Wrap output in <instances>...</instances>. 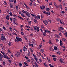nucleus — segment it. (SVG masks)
Masks as SVG:
<instances>
[{"label": "nucleus", "mask_w": 67, "mask_h": 67, "mask_svg": "<svg viewBox=\"0 0 67 67\" xmlns=\"http://www.w3.org/2000/svg\"><path fill=\"white\" fill-rule=\"evenodd\" d=\"M16 38L17 39H15V41L16 43H19L20 41L21 42L22 41V38L19 37H16Z\"/></svg>", "instance_id": "1"}, {"label": "nucleus", "mask_w": 67, "mask_h": 67, "mask_svg": "<svg viewBox=\"0 0 67 67\" xmlns=\"http://www.w3.org/2000/svg\"><path fill=\"white\" fill-rule=\"evenodd\" d=\"M1 40L3 41H4V40H7V38H6L5 37L4 35L3 34H2L1 35Z\"/></svg>", "instance_id": "2"}, {"label": "nucleus", "mask_w": 67, "mask_h": 67, "mask_svg": "<svg viewBox=\"0 0 67 67\" xmlns=\"http://www.w3.org/2000/svg\"><path fill=\"white\" fill-rule=\"evenodd\" d=\"M35 31H37V32H39L40 30V28L37 26H35L34 27Z\"/></svg>", "instance_id": "3"}, {"label": "nucleus", "mask_w": 67, "mask_h": 67, "mask_svg": "<svg viewBox=\"0 0 67 67\" xmlns=\"http://www.w3.org/2000/svg\"><path fill=\"white\" fill-rule=\"evenodd\" d=\"M25 13L26 15H27L28 17H30V14L28 12L26 11V12Z\"/></svg>", "instance_id": "4"}, {"label": "nucleus", "mask_w": 67, "mask_h": 67, "mask_svg": "<svg viewBox=\"0 0 67 67\" xmlns=\"http://www.w3.org/2000/svg\"><path fill=\"white\" fill-rule=\"evenodd\" d=\"M3 57L4 58H5L6 59H10V58L7 55H3Z\"/></svg>", "instance_id": "5"}, {"label": "nucleus", "mask_w": 67, "mask_h": 67, "mask_svg": "<svg viewBox=\"0 0 67 67\" xmlns=\"http://www.w3.org/2000/svg\"><path fill=\"white\" fill-rule=\"evenodd\" d=\"M58 9H62L63 6L62 4H60L57 7Z\"/></svg>", "instance_id": "6"}, {"label": "nucleus", "mask_w": 67, "mask_h": 67, "mask_svg": "<svg viewBox=\"0 0 67 67\" xmlns=\"http://www.w3.org/2000/svg\"><path fill=\"white\" fill-rule=\"evenodd\" d=\"M43 23L45 24V25H47V24H48V22L47 20H44L43 21Z\"/></svg>", "instance_id": "7"}, {"label": "nucleus", "mask_w": 67, "mask_h": 67, "mask_svg": "<svg viewBox=\"0 0 67 67\" xmlns=\"http://www.w3.org/2000/svg\"><path fill=\"white\" fill-rule=\"evenodd\" d=\"M3 58V55L1 54V53L0 54V60H2V58Z\"/></svg>", "instance_id": "8"}, {"label": "nucleus", "mask_w": 67, "mask_h": 67, "mask_svg": "<svg viewBox=\"0 0 67 67\" xmlns=\"http://www.w3.org/2000/svg\"><path fill=\"white\" fill-rule=\"evenodd\" d=\"M24 5H25V7L27 9H28V10H29V9H30V8L29 7H28L27 6V5H26V4H25V3H24Z\"/></svg>", "instance_id": "9"}, {"label": "nucleus", "mask_w": 67, "mask_h": 67, "mask_svg": "<svg viewBox=\"0 0 67 67\" xmlns=\"http://www.w3.org/2000/svg\"><path fill=\"white\" fill-rule=\"evenodd\" d=\"M60 45L61 46H63V42H62V41H61V40H60Z\"/></svg>", "instance_id": "10"}, {"label": "nucleus", "mask_w": 67, "mask_h": 67, "mask_svg": "<svg viewBox=\"0 0 67 67\" xmlns=\"http://www.w3.org/2000/svg\"><path fill=\"white\" fill-rule=\"evenodd\" d=\"M42 46V43H41L39 45L40 47H38V49H40L42 48L41 47Z\"/></svg>", "instance_id": "11"}, {"label": "nucleus", "mask_w": 67, "mask_h": 67, "mask_svg": "<svg viewBox=\"0 0 67 67\" xmlns=\"http://www.w3.org/2000/svg\"><path fill=\"white\" fill-rule=\"evenodd\" d=\"M15 56L16 57H20V55L19 54H16Z\"/></svg>", "instance_id": "12"}, {"label": "nucleus", "mask_w": 67, "mask_h": 67, "mask_svg": "<svg viewBox=\"0 0 67 67\" xmlns=\"http://www.w3.org/2000/svg\"><path fill=\"white\" fill-rule=\"evenodd\" d=\"M10 5L11 8H12V9H13V4L11 3H10Z\"/></svg>", "instance_id": "13"}, {"label": "nucleus", "mask_w": 67, "mask_h": 67, "mask_svg": "<svg viewBox=\"0 0 67 67\" xmlns=\"http://www.w3.org/2000/svg\"><path fill=\"white\" fill-rule=\"evenodd\" d=\"M44 51V49H41V53H43Z\"/></svg>", "instance_id": "14"}, {"label": "nucleus", "mask_w": 67, "mask_h": 67, "mask_svg": "<svg viewBox=\"0 0 67 67\" xmlns=\"http://www.w3.org/2000/svg\"><path fill=\"white\" fill-rule=\"evenodd\" d=\"M5 23L6 25H9V22H8V21H6L5 22Z\"/></svg>", "instance_id": "15"}, {"label": "nucleus", "mask_w": 67, "mask_h": 67, "mask_svg": "<svg viewBox=\"0 0 67 67\" xmlns=\"http://www.w3.org/2000/svg\"><path fill=\"white\" fill-rule=\"evenodd\" d=\"M17 17L19 18V19H21L22 20H24V19H23V18H22V17H21L19 16H17Z\"/></svg>", "instance_id": "16"}, {"label": "nucleus", "mask_w": 67, "mask_h": 67, "mask_svg": "<svg viewBox=\"0 0 67 67\" xmlns=\"http://www.w3.org/2000/svg\"><path fill=\"white\" fill-rule=\"evenodd\" d=\"M54 49L55 51H57L58 49L57 47L56 46L54 47Z\"/></svg>", "instance_id": "17"}, {"label": "nucleus", "mask_w": 67, "mask_h": 67, "mask_svg": "<svg viewBox=\"0 0 67 67\" xmlns=\"http://www.w3.org/2000/svg\"><path fill=\"white\" fill-rule=\"evenodd\" d=\"M62 40V41H64V42H66V41H67L66 39L65 38H63Z\"/></svg>", "instance_id": "18"}, {"label": "nucleus", "mask_w": 67, "mask_h": 67, "mask_svg": "<svg viewBox=\"0 0 67 67\" xmlns=\"http://www.w3.org/2000/svg\"><path fill=\"white\" fill-rule=\"evenodd\" d=\"M60 23H61V24H63V25H65V23H63L62 22V21H61V20H60Z\"/></svg>", "instance_id": "19"}, {"label": "nucleus", "mask_w": 67, "mask_h": 67, "mask_svg": "<svg viewBox=\"0 0 67 67\" xmlns=\"http://www.w3.org/2000/svg\"><path fill=\"white\" fill-rule=\"evenodd\" d=\"M1 46L2 47V49L4 48V46H3V44H1Z\"/></svg>", "instance_id": "20"}, {"label": "nucleus", "mask_w": 67, "mask_h": 67, "mask_svg": "<svg viewBox=\"0 0 67 67\" xmlns=\"http://www.w3.org/2000/svg\"><path fill=\"white\" fill-rule=\"evenodd\" d=\"M42 12L44 13V14H47V12L46 11L44 10L42 11Z\"/></svg>", "instance_id": "21"}, {"label": "nucleus", "mask_w": 67, "mask_h": 67, "mask_svg": "<svg viewBox=\"0 0 67 67\" xmlns=\"http://www.w3.org/2000/svg\"><path fill=\"white\" fill-rule=\"evenodd\" d=\"M19 7H18V6H16V11H18L19 10Z\"/></svg>", "instance_id": "22"}, {"label": "nucleus", "mask_w": 67, "mask_h": 67, "mask_svg": "<svg viewBox=\"0 0 67 67\" xmlns=\"http://www.w3.org/2000/svg\"><path fill=\"white\" fill-rule=\"evenodd\" d=\"M24 64L26 66H28V65H27V64L26 62H24Z\"/></svg>", "instance_id": "23"}, {"label": "nucleus", "mask_w": 67, "mask_h": 67, "mask_svg": "<svg viewBox=\"0 0 67 67\" xmlns=\"http://www.w3.org/2000/svg\"><path fill=\"white\" fill-rule=\"evenodd\" d=\"M55 36L57 38H58L59 37V36L56 34H55Z\"/></svg>", "instance_id": "24"}, {"label": "nucleus", "mask_w": 67, "mask_h": 67, "mask_svg": "<svg viewBox=\"0 0 67 67\" xmlns=\"http://www.w3.org/2000/svg\"><path fill=\"white\" fill-rule=\"evenodd\" d=\"M47 59L48 61V62H51V59H49V58H47Z\"/></svg>", "instance_id": "25"}, {"label": "nucleus", "mask_w": 67, "mask_h": 67, "mask_svg": "<svg viewBox=\"0 0 67 67\" xmlns=\"http://www.w3.org/2000/svg\"><path fill=\"white\" fill-rule=\"evenodd\" d=\"M56 20L57 21H58V22H59L60 21V19L59 18H57Z\"/></svg>", "instance_id": "26"}, {"label": "nucleus", "mask_w": 67, "mask_h": 67, "mask_svg": "<svg viewBox=\"0 0 67 67\" xmlns=\"http://www.w3.org/2000/svg\"><path fill=\"white\" fill-rule=\"evenodd\" d=\"M49 49L50 51L51 52H52V50L53 49L52 48V47H50L49 48Z\"/></svg>", "instance_id": "27"}, {"label": "nucleus", "mask_w": 67, "mask_h": 67, "mask_svg": "<svg viewBox=\"0 0 67 67\" xmlns=\"http://www.w3.org/2000/svg\"><path fill=\"white\" fill-rule=\"evenodd\" d=\"M60 30H64V28H63L62 26H61L60 27Z\"/></svg>", "instance_id": "28"}, {"label": "nucleus", "mask_w": 67, "mask_h": 67, "mask_svg": "<svg viewBox=\"0 0 67 67\" xmlns=\"http://www.w3.org/2000/svg\"><path fill=\"white\" fill-rule=\"evenodd\" d=\"M43 35L44 36H46V32H44Z\"/></svg>", "instance_id": "29"}, {"label": "nucleus", "mask_w": 67, "mask_h": 67, "mask_svg": "<svg viewBox=\"0 0 67 67\" xmlns=\"http://www.w3.org/2000/svg\"><path fill=\"white\" fill-rule=\"evenodd\" d=\"M34 64H35V65L36 66V67H38V65L37 64V63L35 62Z\"/></svg>", "instance_id": "30"}, {"label": "nucleus", "mask_w": 67, "mask_h": 67, "mask_svg": "<svg viewBox=\"0 0 67 67\" xmlns=\"http://www.w3.org/2000/svg\"><path fill=\"white\" fill-rule=\"evenodd\" d=\"M6 18L8 20H9V16H8L6 17Z\"/></svg>", "instance_id": "31"}, {"label": "nucleus", "mask_w": 67, "mask_h": 67, "mask_svg": "<svg viewBox=\"0 0 67 67\" xmlns=\"http://www.w3.org/2000/svg\"><path fill=\"white\" fill-rule=\"evenodd\" d=\"M8 45L9 46H11V42L10 41L8 43Z\"/></svg>", "instance_id": "32"}, {"label": "nucleus", "mask_w": 67, "mask_h": 67, "mask_svg": "<svg viewBox=\"0 0 67 67\" xmlns=\"http://www.w3.org/2000/svg\"><path fill=\"white\" fill-rule=\"evenodd\" d=\"M13 35H16V36H18V35H17V34H16L15 33H14V32H13Z\"/></svg>", "instance_id": "33"}, {"label": "nucleus", "mask_w": 67, "mask_h": 67, "mask_svg": "<svg viewBox=\"0 0 67 67\" xmlns=\"http://www.w3.org/2000/svg\"><path fill=\"white\" fill-rule=\"evenodd\" d=\"M25 27L28 29H30V27L29 26L26 25Z\"/></svg>", "instance_id": "34"}, {"label": "nucleus", "mask_w": 67, "mask_h": 67, "mask_svg": "<svg viewBox=\"0 0 67 67\" xmlns=\"http://www.w3.org/2000/svg\"><path fill=\"white\" fill-rule=\"evenodd\" d=\"M57 53L58 55H59L60 54V51L58 52Z\"/></svg>", "instance_id": "35"}, {"label": "nucleus", "mask_w": 67, "mask_h": 67, "mask_svg": "<svg viewBox=\"0 0 67 67\" xmlns=\"http://www.w3.org/2000/svg\"><path fill=\"white\" fill-rule=\"evenodd\" d=\"M19 66H20V67H22V63H19Z\"/></svg>", "instance_id": "36"}, {"label": "nucleus", "mask_w": 67, "mask_h": 67, "mask_svg": "<svg viewBox=\"0 0 67 67\" xmlns=\"http://www.w3.org/2000/svg\"><path fill=\"white\" fill-rule=\"evenodd\" d=\"M43 64H44V66H45V67H47V66L46 63H43Z\"/></svg>", "instance_id": "37"}, {"label": "nucleus", "mask_w": 67, "mask_h": 67, "mask_svg": "<svg viewBox=\"0 0 67 67\" xmlns=\"http://www.w3.org/2000/svg\"><path fill=\"white\" fill-rule=\"evenodd\" d=\"M22 12H23V13H25L26 11H25L24 10H22Z\"/></svg>", "instance_id": "38"}, {"label": "nucleus", "mask_w": 67, "mask_h": 67, "mask_svg": "<svg viewBox=\"0 0 67 67\" xmlns=\"http://www.w3.org/2000/svg\"><path fill=\"white\" fill-rule=\"evenodd\" d=\"M24 49H25V51H26V50H27V48H26V47H25V46H24Z\"/></svg>", "instance_id": "39"}, {"label": "nucleus", "mask_w": 67, "mask_h": 67, "mask_svg": "<svg viewBox=\"0 0 67 67\" xmlns=\"http://www.w3.org/2000/svg\"><path fill=\"white\" fill-rule=\"evenodd\" d=\"M9 14L10 16H13V14L12 13V12L9 13Z\"/></svg>", "instance_id": "40"}, {"label": "nucleus", "mask_w": 67, "mask_h": 67, "mask_svg": "<svg viewBox=\"0 0 67 67\" xmlns=\"http://www.w3.org/2000/svg\"><path fill=\"white\" fill-rule=\"evenodd\" d=\"M27 62H30V59H28L27 60Z\"/></svg>", "instance_id": "41"}, {"label": "nucleus", "mask_w": 67, "mask_h": 67, "mask_svg": "<svg viewBox=\"0 0 67 67\" xmlns=\"http://www.w3.org/2000/svg\"><path fill=\"white\" fill-rule=\"evenodd\" d=\"M47 14L48 15H49L50 14V12H47Z\"/></svg>", "instance_id": "42"}, {"label": "nucleus", "mask_w": 67, "mask_h": 67, "mask_svg": "<svg viewBox=\"0 0 67 67\" xmlns=\"http://www.w3.org/2000/svg\"><path fill=\"white\" fill-rule=\"evenodd\" d=\"M3 28L4 30V31H6V29L5 28L4 26H3Z\"/></svg>", "instance_id": "43"}, {"label": "nucleus", "mask_w": 67, "mask_h": 67, "mask_svg": "<svg viewBox=\"0 0 67 67\" xmlns=\"http://www.w3.org/2000/svg\"><path fill=\"white\" fill-rule=\"evenodd\" d=\"M60 62L61 63H64V62H63V61H62V59H60Z\"/></svg>", "instance_id": "44"}, {"label": "nucleus", "mask_w": 67, "mask_h": 67, "mask_svg": "<svg viewBox=\"0 0 67 67\" xmlns=\"http://www.w3.org/2000/svg\"><path fill=\"white\" fill-rule=\"evenodd\" d=\"M63 4L64 7H65L66 5L65 4V3H63Z\"/></svg>", "instance_id": "45"}, {"label": "nucleus", "mask_w": 67, "mask_h": 67, "mask_svg": "<svg viewBox=\"0 0 67 67\" xmlns=\"http://www.w3.org/2000/svg\"><path fill=\"white\" fill-rule=\"evenodd\" d=\"M35 18L36 19H37V20H38V16H35Z\"/></svg>", "instance_id": "46"}, {"label": "nucleus", "mask_w": 67, "mask_h": 67, "mask_svg": "<svg viewBox=\"0 0 67 67\" xmlns=\"http://www.w3.org/2000/svg\"><path fill=\"white\" fill-rule=\"evenodd\" d=\"M1 52L2 53V54H3V55H5V53H4L2 51H1Z\"/></svg>", "instance_id": "47"}, {"label": "nucleus", "mask_w": 67, "mask_h": 67, "mask_svg": "<svg viewBox=\"0 0 67 67\" xmlns=\"http://www.w3.org/2000/svg\"><path fill=\"white\" fill-rule=\"evenodd\" d=\"M49 65L50 67H54L51 64H49Z\"/></svg>", "instance_id": "48"}, {"label": "nucleus", "mask_w": 67, "mask_h": 67, "mask_svg": "<svg viewBox=\"0 0 67 67\" xmlns=\"http://www.w3.org/2000/svg\"><path fill=\"white\" fill-rule=\"evenodd\" d=\"M8 60V62H9V63H12V61H11L10 60Z\"/></svg>", "instance_id": "49"}, {"label": "nucleus", "mask_w": 67, "mask_h": 67, "mask_svg": "<svg viewBox=\"0 0 67 67\" xmlns=\"http://www.w3.org/2000/svg\"><path fill=\"white\" fill-rule=\"evenodd\" d=\"M20 29H21V31H22V32H23V28H22L21 27Z\"/></svg>", "instance_id": "50"}, {"label": "nucleus", "mask_w": 67, "mask_h": 67, "mask_svg": "<svg viewBox=\"0 0 67 67\" xmlns=\"http://www.w3.org/2000/svg\"><path fill=\"white\" fill-rule=\"evenodd\" d=\"M30 50L31 51V52H33V50H32V49L31 48H30Z\"/></svg>", "instance_id": "51"}, {"label": "nucleus", "mask_w": 67, "mask_h": 67, "mask_svg": "<svg viewBox=\"0 0 67 67\" xmlns=\"http://www.w3.org/2000/svg\"><path fill=\"white\" fill-rule=\"evenodd\" d=\"M34 59L35 60H36V61H37V60H38V59H37V58H36V57H35L34 58Z\"/></svg>", "instance_id": "52"}, {"label": "nucleus", "mask_w": 67, "mask_h": 67, "mask_svg": "<svg viewBox=\"0 0 67 67\" xmlns=\"http://www.w3.org/2000/svg\"><path fill=\"white\" fill-rule=\"evenodd\" d=\"M64 35L65 36V37H67V32L64 33Z\"/></svg>", "instance_id": "53"}, {"label": "nucleus", "mask_w": 67, "mask_h": 67, "mask_svg": "<svg viewBox=\"0 0 67 67\" xmlns=\"http://www.w3.org/2000/svg\"><path fill=\"white\" fill-rule=\"evenodd\" d=\"M6 64V63H5V62L3 61V64L4 65H5Z\"/></svg>", "instance_id": "54"}, {"label": "nucleus", "mask_w": 67, "mask_h": 67, "mask_svg": "<svg viewBox=\"0 0 67 67\" xmlns=\"http://www.w3.org/2000/svg\"><path fill=\"white\" fill-rule=\"evenodd\" d=\"M9 29L10 30V31H12V28L11 27H10L9 28Z\"/></svg>", "instance_id": "55"}, {"label": "nucleus", "mask_w": 67, "mask_h": 67, "mask_svg": "<svg viewBox=\"0 0 67 67\" xmlns=\"http://www.w3.org/2000/svg\"><path fill=\"white\" fill-rule=\"evenodd\" d=\"M13 15L15 17H16V16H16V15L15 14H13Z\"/></svg>", "instance_id": "56"}, {"label": "nucleus", "mask_w": 67, "mask_h": 67, "mask_svg": "<svg viewBox=\"0 0 67 67\" xmlns=\"http://www.w3.org/2000/svg\"><path fill=\"white\" fill-rule=\"evenodd\" d=\"M31 15L32 16H33V17H34L36 15H34L33 14H31Z\"/></svg>", "instance_id": "57"}, {"label": "nucleus", "mask_w": 67, "mask_h": 67, "mask_svg": "<svg viewBox=\"0 0 67 67\" xmlns=\"http://www.w3.org/2000/svg\"><path fill=\"white\" fill-rule=\"evenodd\" d=\"M42 7L43 9H44L45 8V6L43 5L42 6Z\"/></svg>", "instance_id": "58"}, {"label": "nucleus", "mask_w": 67, "mask_h": 67, "mask_svg": "<svg viewBox=\"0 0 67 67\" xmlns=\"http://www.w3.org/2000/svg\"><path fill=\"white\" fill-rule=\"evenodd\" d=\"M52 57H53V58L56 57L55 55H52Z\"/></svg>", "instance_id": "59"}, {"label": "nucleus", "mask_w": 67, "mask_h": 67, "mask_svg": "<svg viewBox=\"0 0 67 67\" xmlns=\"http://www.w3.org/2000/svg\"><path fill=\"white\" fill-rule=\"evenodd\" d=\"M46 11H49V8H46Z\"/></svg>", "instance_id": "60"}, {"label": "nucleus", "mask_w": 67, "mask_h": 67, "mask_svg": "<svg viewBox=\"0 0 67 67\" xmlns=\"http://www.w3.org/2000/svg\"><path fill=\"white\" fill-rule=\"evenodd\" d=\"M24 37L25 38V39L26 40H27V38L25 36H24Z\"/></svg>", "instance_id": "61"}, {"label": "nucleus", "mask_w": 67, "mask_h": 67, "mask_svg": "<svg viewBox=\"0 0 67 67\" xmlns=\"http://www.w3.org/2000/svg\"><path fill=\"white\" fill-rule=\"evenodd\" d=\"M53 60H54V61H56V58H53Z\"/></svg>", "instance_id": "62"}, {"label": "nucleus", "mask_w": 67, "mask_h": 67, "mask_svg": "<svg viewBox=\"0 0 67 67\" xmlns=\"http://www.w3.org/2000/svg\"><path fill=\"white\" fill-rule=\"evenodd\" d=\"M61 13H62V14H64V13H65V12H64V11H62L61 12Z\"/></svg>", "instance_id": "63"}, {"label": "nucleus", "mask_w": 67, "mask_h": 67, "mask_svg": "<svg viewBox=\"0 0 67 67\" xmlns=\"http://www.w3.org/2000/svg\"><path fill=\"white\" fill-rule=\"evenodd\" d=\"M65 10L66 11H67V7H65Z\"/></svg>", "instance_id": "64"}]
</instances>
